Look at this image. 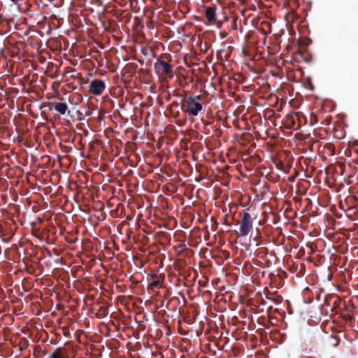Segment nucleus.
I'll return each instance as SVG.
<instances>
[{
    "label": "nucleus",
    "mask_w": 358,
    "mask_h": 358,
    "mask_svg": "<svg viewBox=\"0 0 358 358\" xmlns=\"http://www.w3.org/2000/svg\"><path fill=\"white\" fill-rule=\"evenodd\" d=\"M181 110L189 116H197L203 110L201 96L194 95L185 97L181 101Z\"/></svg>",
    "instance_id": "obj_1"
},
{
    "label": "nucleus",
    "mask_w": 358,
    "mask_h": 358,
    "mask_svg": "<svg viewBox=\"0 0 358 358\" xmlns=\"http://www.w3.org/2000/svg\"><path fill=\"white\" fill-rule=\"evenodd\" d=\"M240 215H241V220L238 236H246L252 229V219L249 213L241 212Z\"/></svg>",
    "instance_id": "obj_2"
},
{
    "label": "nucleus",
    "mask_w": 358,
    "mask_h": 358,
    "mask_svg": "<svg viewBox=\"0 0 358 358\" xmlns=\"http://www.w3.org/2000/svg\"><path fill=\"white\" fill-rule=\"evenodd\" d=\"M154 69L156 73L159 76H166L168 77H173V70L172 66L166 61L158 59L154 64Z\"/></svg>",
    "instance_id": "obj_3"
},
{
    "label": "nucleus",
    "mask_w": 358,
    "mask_h": 358,
    "mask_svg": "<svg viewBox=\"0 0 358 358\" xmlns=\"http://www.w3.org/2000/svg\"><path fill=\"white\" fill-rule=\"evenodd\" d=\"M105 83L99 79H94L90 82L88 91L94 95H101L105 90Z\"/></svg>",
    "instance_id": "obj_4"
},
{
    "label": "nucleus",
    "mask_w": 358,
    "mask_h": 358,
    "mask_svg": "<svg viewBox=\"0 0 358 358\" xmlns=\"http://www.w3.org/2000/svg\"><path fill=\"white\" fill-rule=\"evenodd\" d=\"M165 279L164 273H160L159 275L153 273L150 276V283L148 285V289H155L162 287V282Z\"/></svg>",
    "instance_id": "obj_5"
},
{
    "label": "nucleus",
    "mask_w": 358,
    "mask_h": 358,
    "mask_svg": "<svg viewBox=\"0 0 358 358\" xmlns=\"http://www.w3.org/2000/svg\"><path fill=\"white\" fill-rule=\"evenodd\" d=\"M26 185L24 183V180H21V182L20 180H16L15 182V186L18 187L19 186L22 189L19 192L21 194H26L29 192V189H36V185L34 183V180H25Z\"/></svg>",
    "instance_id": "obj_6"
},
{
    "label": "nucleus",
    "mask_w": 358,
    "mask_h": 358,
    "mask_svg": "<svg viewBox=\"0 0 358 358\" xmlns=\"http://www.w3.org/2000/svg\"><path fill=\"white\" fill-rule=\"evenodd\" d=\"M161 182L159 183V186H162V191L166 194H171L174 192H176L178 191V186L176 182L172 181H167L164 183L166 180H160Z\"/></svg>",
    "instance_id": "obj_7"
},
{
    "label": "nucleus",
    "mask_w": 358,
    "mask_h": 358,
    "mask_svg": "<svg viewBox=\"0 0 358 358\" xmlns=\"http://www.w3.org/2000/svg\"><path fill=\"white\" fill-rule=\"evenodd\" d=\"M49 110H55L60 115H64L68 110V106L63 102H51L49 103Z\"/></svg>",
    "instance_id": "obj_8"
},
{
    "label": "nucleus",
    "mask_w": 358,
    "mask_h": 358,
    "mask_svg": "<svg viewBox=\"0 0 358 358\" xmlns=\"http://www.w3.org/2000/svg\"><path fill=\"white\" fill-rule=\"evenodd\" d=\"M205 17L210 24L216 22L217 14L215 6H208L205 9Z\"/></svg>",
    "instance_id": "obj_9"
},
{
    "label": "nucleus",
    "mask_w": 358,
    "mask_h": 358,
    "mask_svg": "<svg viewBox=\"0 0 358 358\" xmlns=\"http://www.w3.org/2000/svg\"><path fill=\"white\" fill-rule=\"evenodd\" d=\"M80 182L81 180H66L65 185L69 191L79 193Z\"/></svg>",
    "instance_id": "obj_10"
},
{
    "label": "nucleus",
    "mask_w": 358,
    "mask_h": 358,
    "mask_svg": "<svg viewBox=\"0 0 358 358\" xmlns=\"http://www.w3.org/2000/svg\"><path fill=\"white\" fill-rule=\"evenodd\" d=\"M324 184L329 187L333 192H338L341 191V189L344 187V185L342 184L336 185V180H323Z\"/></svg>",
    "instance_id": "obj_11"
},
{
    "label": "nucleus",
    "mask_w": 358,
    "mask_h": 358,
    "mask_svg": "<svg viewBox=\"0 0 358 358\" xmlns=\"http://www.w3.org/2000/svg\"><path fill=\"white\" fill-rule=\"evenodd\" d=\"M47 355V350L41 346H36L33 352V355L35 358H43L44 356Z\"/></svg>",
    "instance_id": "obj_12"
},
{
    "label": "nucleus",
    "mask_w": 358,
    "mask_h": 358,
    "mask_svg": "<svg viewBox=\"0 0 358 358\" xmlns=\"http://www.w3.org/2000/svg\"><path fill=\"white\" fill-rule=\"evenodd\" d=\"M89 180H81L80 188H79V193L82 194H87L91 190L92 184L88 185Z\"/></svg>",
    "instance_id": "obj_13"
},
{
    "label": "nucleus",
    "mask_w": 358,
    "mask_h": 358,
    "mask_svg": "<svg viewBox=\"0 0 358 358\" xmlns=\"http://www.w3.org/2000/svg\"><path fill=\"white\" fill-rule=\"evenodd\" d=\"M48 358H66V356L64 353V350L58 348L50 354Z\"/></svg>",
    "instance_id": "obj_14"
},
{
    "label": "nucleus",
    "mask_w": 358,
    "mask_h": 358,
    "mask_svg": "<svg viewBox=\"0 0 358 358\" xmlns=\"http://www.w3.org/2000/svg\"><path fill=\"white\" fill-rule=\"evenodd\" d=\"M293 58L296 62H301L304 60L307 62L305 57V54L301 50H297L293 54Z\"/></svg>",
    "instance_id": "obj_15"
},
{
    "label": "nucleus",
    "mask_w": 358,
    "mask_h": 358,
    "mask_svg": "<svg viewBox=\"0 0 358 358\" xmlns=\"http://www.w3.org/2000/svg\"><path fill=\"white\" fill-rule=\"evenodd\" d=\"M324 149L327 150V153L329 155H333L334 154V146L332 143H327L324 145Z\"/></svg>",
    "instance_id": "obj_16"
},
{
    "label": "nucleus",
    "mask_w": 358,
    "mask_h": 358,
    "mask_svg": "<svg viewBox=\"0 0 358 358\" xmlns=\"http://www.w3.org/2000/svg\"><path fill=\"white\" fill-rule=\"evenodd\" d=\"M124 181L126 182V185L129 188V191H133L136 188V187L138 185L137 183L133 184V183L129 182L131 180H124Z\"/></svg>",
    "instance_id": "obj_17"
},
{
    "label": "nucleus",
    "mask_w": 358,
    "mask_h": 358,
    "mask_svg": "<svg viewBox=\"0 0 358 358\" xmlns=\"http://www.w3.org/2000/svg\"><path fill=\"white\" fill-rule=\"evenodd\" d=\"M99 314H100L103 317H105L107 315L106 310L101 307L99 310Z\"/></svg>",
    "instance_id": "obj_18"
},
{
    "label": "nucleus",
    "mask_w": 358,
    "mask_h": 358,
    "mask_svg": "<svg viewBox=\"0 0 358 358\" xmlns=\"http://www.w3.org/2000/svg\"><path fill=\"white\" fill-rule=\"evenodd\" d=\"M218 29H220L222 26V22L220 20H217L216 19V22L215 23Z\"/></svg>",
    "instance_id": "obj_19"
},
{
    "label": "nucleus",
    "mask_w": 358,
    "mask_h": 358,
    "mask_svg": "<svg viewBox=\"0 0 358 358\" xmlns=\"http://www.w3.org/2000/svg\"><path fill=\"white\" fill-rule=\"evenodd\" d=\"M252 190H253L255 193H257V194H258V193H259V194H264V193H265V192H266V190H264V191H258V190H257V189L256 187H255V188H253V189H252Z\"/></svg>",
    "instance_id": "obj_20"
},
{
    "label": "nucleus",
    "mask_w": 358,
    "mask_h": 358,
    "mask_svg": "<svg viewBox=\"0 0 358 358\" xmlns=\"http://www.w3.org/2000/svg\"><path fill=\"white\" fill-rule=\"evenodd\" d=\"M184 194H185V195L187 198H189V199H190V198L192 197V193H191V192L188 193V192H187V190H186V191L184 192Z\"/></svg>",
    "instance_id": "obj_21"
},
{
    "label": "nucleus",
    "mask_w": 358,
    "mask_h": 358,
    "mask_svg": "<svg viewBox=\"0 0 358 358\" xmlns=\"http://www.w3.org/2000/svg\"><path fill=\"white\" fill-rule=\"evenodd\" d=\"M332 339L335 341V343H333L332 345L334 346V347H336L338 345V341H337V339L334 337H332Z\"/></svg>",
    "instance_id": "obj_22"
},
{
    "label": "nucleus",
    "mask_w": 358,
    "mask_h": 358,
    "mask_svg": "<svg viewBox=\"0 0 358 358\" xmlns=\"http://www.w3.org/2000/svg\"><path fill=\"white\" fill-rule=\"evenodd\" d=\"M108 182H113V180H108ZM116 181L117 182V183L119 184V185H120V186H122V185H123V184H122V181H121V180H116Z\"/></svg>",
    "instance_id": "obj_23"
},
{
    "label": "nucleus",
    "mask_w": 358,
    "mask_h": 358,
    "mask_svg": "<svg viewBox=\"0 0 358 358\" xmlns=\"http://www.w3.org/2000/svg\"><path fill=\"white\" fill-rule=\"evenodd\" d=\"M224 182H222V185H225V186H227V185H228V184H229V180H224Z\"/></svg>",
    "instance_id": "obj_24"
},
{
    "label": "nucleus",
    "mask_w": 358,
    "mask_h": 358,
    "mask_svg": "<svg viewBox=\"0 0 358 358\" xmlns=\"http://www.w3.org/2000/svg\"><path fill=\"white\" fill-rule=\"evenodd\" d=\"M45 190H46V192H50L52 191L51 187H50V186H49V187H46V188H45Z\"/></svg>",
    "instance_id": "obj_25"
},
{
    "label": "nucleus",
    "mask_w": 358,
    "mask_h": 358,
    "mask_svg": "<svg viewBox=\"0 0 358 358\" xmlns=\"http://www.w3.org/2000/svg\"><path fill=\"white\" fill-rule=\"evenodd\" d=\"M347 183L348 185H350L352 183V180H345Z\"/></svg>",
    "instance_id": "obj_26"
},
{
    "label": "nucleus",
    "mask_w": 358,
    "mask_h": 358,
    "mask_svg": "<svg viewBox=\"0 0 358 358\" xmlns=\"http://www.w3.org/2000/svg\"><path fill=\"white\" fill-rule=\"evenodd\" d=\"M288 179L291 180V179H294V178L292 177H289Z\"/></svg>",
    "instance_id": "obj_27"
},
{
    "label": "nucleus",
    "mask_w": 358,
    "mask_h": 358,
    "mask_svg": "<svg viewBox=\"0 0 358 358\" xmlns=\"http://www.w3.org/2000/svg\"><path fill=\"white\" fill-rule=\"evenodd\" d=\"M259 182H260V180H258V182L257 183V185H258L259 183ZM255 185H256V183Z\"/></svg>",
    "instance_id": "obj_28"
},
{
    "label": "nucleus",
    "mask_w": 358,
    "mask_h": 358,
    "mask_svg": "<svg viewBox=\"0 0 358 358\" xmlns=\"http://www.w3.org/2000/svg\"><path fill=\"white\" fill-rule=\"evenodd\" d=\"M357 185H358V182H357Z\"/></svg>",
    "instance_id": "obj_29"
}]
</instances>
